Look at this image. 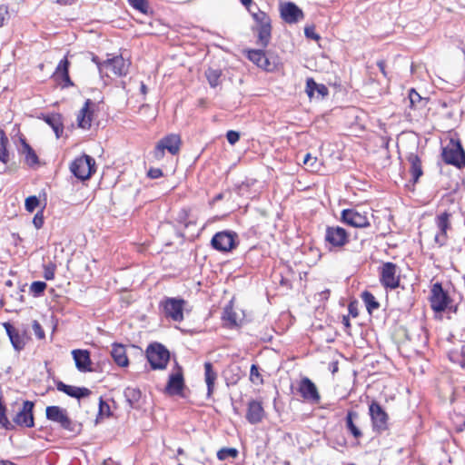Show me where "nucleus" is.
<instances>
[{
	"label": "nucleus",
	"mask_w": 465,
	"mask_h": 465,
	"mask_svg": "<svg viewBox=\"0 0 465 465\" xmlns=\"http://www.w3.org/2000/svg\"><path fill=\"white\" fill-rule=\"evenodd\" d=\"M256 24L253 30L257 32L258 44L265 48L269 45L272 38V20L263 11L257 9L252 18Z\"/></svg>",
	"instance_id": "obj_1"
},
{
	"label": "nucleus",
	"mask_w": 465,
	"mask_h": 465,
	"mask_svg": "<svg viewBox=\"0 0 465 465\" xmlns=\"http://www.w3.org/2000/svg\"><path fill=\"white\" fill-rule=\"evenodd\" d=\"M441 156L447 164L459 169L465 167V151L459 140L450 139V143L442 148Z\"/></svg>",
	"instance_id": "obj_2"
},
{
	"label": "nucleus",
	"mask_w": 465,
	"mask_h": 465,
	"mask_svg": "<svg viewBox=\"0 0 465 465\" xmlns=\"http://www.w3.org/2000/svg\"><path fill=\"white\" fill-rule=\"evenodd\" d=\"M146 358L153 370H163L170 360V352L162 343H151L146 349Z\"/></svg>",
	"instance_id": "obj_3"
},
{
	"label": "nucleus",
	"mask_w": 465,
	"mask_h": 465,
	"mask_svg": "<svg viewBox=\"0 0 465 465\" xmlns=\"http://www.w3.org/2000/svg\"><path fill=\"white\" fill-rule=\"evenodd\" d=\"M70 171L77 179L88 180L96 171L95 160L88 154H83L71 163Z\"/></svg>",
	"instance_id": "obj_4"
},
{
	"label": "nucleus",
	"mask_w": 465,
	"mask_h": 465,
	"mask_svg": "<svg viewBox=\"0 0 465 465\" xmlns=\"http://www.w3.org/2000/svg\"><path fill=\"white\" fill-rule=\"evenodd\" d=\"M324 241L330 251L341 249L350 242V234L341 226H327Z\"/></svg>",
	"instance_id": "obj_5"
},
{
	"label": "nucleus",
	"mask_w": 465,
	"mask_h": 465,
	"mask_svg": "<svg viewBox=\"0 0 465 465\" xmlns=\"http://www.w3.org/2000/svg\"><path fill=\"white\" fill-rule=\"evenodd\" d=\"M45 415L47 420L58 423L64 430L71 432L79 430L78 425L68 417L66 410L59 406L46 407Z\"/></svg>",
	"instance_id": "obj_6"
},
{
	"label": "nucleus",
	"mask_w": 465,
	"mask_h": 465,
	"mask_svg": "<svg viewBox=\"0 0 465 465\" xmlns=\"http://www.w3.org/2000/svg\"><path fill=\"white\" fill-rule=\"evenodd\" d=\"M369 415L374 431L381 433L388 430L389 415L377 401H371L369 404Z\"/></svg>",
	"instance_id": "obj_7"
},
{
	"label": "nucleus",
	"mask_w": 465,
	"mask_h": 465,
	"mask_svg": "<svg viewBox=\"0 0 465 465\" xmlns=\"http://www.w3.org/2000/svg\"><path fill=\"white\" fill-rule=\"evenodd\" d=\"M181 138L179 135L171 134L162 138L153 150V157L161 160L164 156V151L167 150L171 154L175 155L180 151Z\"/></svg>",
	"instance_id": "obj_8"
},
{
	"label": "nucleus",
	"mask_w": 465,
	"mask_h": 465,
	"mask_svg": "<svg viewBox=\"0 0 465 465\" xmlns=\"http://www.w3.org/2000/svg\"><path fill=\"white\" fill-rule=\"evenodd\" d=\"M451 299L443 290L440 282H435L430 289V303L435 312H442L450 303Z\"/></svg>",
	"instance_id": "obj_9"
},
{
	"label": "nucleus",
	"mask_w": 465,
	"mask_h": 465,
	"mask_svg": "<svg viewBox=\"0 0 465 465\" xmlns=\"http://www.w3.org/2000/svg\"><path fill=\"white\" fill-rule=\"evenodd\" d=\"M237 234L234 232L223 231L216 232L211 241L212 247L219 252H231L237 245Z\"/></svg>",
	"instance_id": "obj_10"
},
{
	"label": "nucleus",
	"mask_w": 465,
	"mask_h": 465,
	"mask_svg": "<svg viewBox=\"0 0 465 465\" xmlns=\"http://www.w3.org/2000/svg\"><path fill=\"white\" fill-rule=\"evenodd\" d=\"M380 282L386 289L394 290L400 285V275L395 263L387 262L380 268Z\"/></svg>",
	"instance_id": "obj_11"
},
{
	"label": "nucleus",
	"mask_w": 465,
	"mask_h": 465,
	"mask_svg": "<svg viewBox=\"0 0 465 465\" xmlns=\"http://www.w3.org/2000/svg\"><path fill=\"white\" fill-rule=\"evenodd\" d=\"M183 305L184 300L177 298H166L160 303L164 315L179 322L183 320Z\"/></svg>",
	"instance_id": "obj_12"
},
{
	"label": "nucleus",
	"mask_w": 465,
	"mask_h": 465,
	"mask_svg": "<svg viewBox=\"0 0 465 465\" xmlns=\"http://www.w3.org/2000/svg\"><path fill=\"white\" fill-rule=\"evenodd\" d=\"M367 214L366 212H361L357 208L345 209L341 212V221L355 228H366L370 226Z\"/></svg>",
	"instance_id": "obj_13"
},
{
	"label": "nucleus",
	"mask_w": 465,
	"mask_h": 465,
	"mask_svg": "<svg viewBox=\"0 0 465 465\" xmlns=\"http://www.w3.org/2000/svg\"><path fill=\"white\" fill-rule=\"evenodd\" d=\"M450 217L451 214L445 211L438 214L435 218L438 232L435 234L434 241L439 246H443L447 242V232L451 229Z\"/></svg>",
	"instance_id": "obj_14"
},
{
	"label": "nucleus",
	"mask_w": 465,
	"mask_h": 465,
	"mask_svg": "<svg viewBox=\"0 0 465 465\" xmlns=\"http://www.w3.org/2000/svg\"><path fill=\"white\" fill-rule=\"evenodd\" d=\"M298 391L302 398L312 404H317L321 401L319 391L308 377H303L298 383Z\"/></svg>",
	"instance_id": "obj_15"
},
{
	"label": "nucleus",
	"mask_w": 465,
	"mask_h": 465,
	"mask_svg": "<svg viewBox=\"0 0 465 465\" xmlns=\"http://www.w3.org/2000/svg\"><path fill=\"white\" fill-rule=\"evenodd\" d=\"M34 407L35 403L33 401H25L22 408L13 418V422L23 428H33L35 426Z\"/></svg>",
	"instance_id": "obj_16"
},
{
	"label": "nucleus",
	"mask_w": 465,
	"mask_h": 465,
	"mask_svg": "<svg viewBox=\"0 0 465 465\" xmlns=\"http://www.w3.org/2000/svg\"><path fill=\"white\" fill-rule=\"evenodd\" d=\"M280 14L282 19L287 24H296L304 18L302 10L292 2H286L281 5Z\"/></svg>",
	"instance_id": "obj_17"
},
{
	"label": "nucleus",
	"mask_w": 465,
	"mask_h": 465,
	"mask_svg": "<svg viewBox=\"0 0 465 465\" xmlns=\"http://www.w3.org/2000/svg\"><path fill=\"white\" fill-rule=\"evenodd\" d=\"M94 103L92 102L90 99H87L82 107V109L79 111V114H77V125L78 127L88 130L90 129L92 125L93 121V114H94Z\"/></svg>",
	"instance_id": "obj_18"
},
{
	"label": "nucleus",
	"mask_w": 465,
	"mask_h": 465,
	"mask_svg": "<svg viewBox=\"0 0 465 465\" xmlns=\"http://www.w3.org/2000/svg\"><path fill=\"white\" fill-rule=\"evenodd\" d=\"M264 416L265 411L261 401L252 400L248 402L245 417L249 423L258 424L263 420Z\"/></svg>",
	"instance_id": "obj_19"
},
{
	"label": "nucleus",
	"mask_w": 465,
	"mask_h": 465,
	"mask_svg": "<svg viewBox=\"0 0 465 465\" xmlns=\"http://www.w3.org/2000/svg\"><path fill=\"white\" fill-rule=\"evenodd\" d=\"M69 61L66 57H64L59 62L53 74L54 81L60 83L63 87H69L74 85L69 76Z\"/></svg>",
	"instance_id": "obj_20"
},
{
	"label": "nucleus",
	"mask_w": 465,
	"mask_h": 465,
	"mask_svg": "<svg viewBox=\"0 0 465 465\" xmlns=\"http://www.w3.org/2000/svg\"><path fill=\"white\" fill-rule=\"evenodd\" d=\"M131 63L123 56H115L104 62L105 67L111 68L112 72L117 76H124L128 74Z\"/></svg>",
	"instance_id": "obj_21"
},
{
	"label": "nucleus",
	"mask_w": 465,
	"mask_h": 465,
	"mask_svg": "<svg viewBox=\"0 0 465 465\" xmlns=\"http://www.w3.org/2000/svg\"><path fill=\"white\" fill-rule=\"evenodd\" d=\"M73 358L75 362V366L77 370L81 372H88L92 371L91 364V357L90 352L87 350H74L72 351Z\"/></svg>",
	"instance_id": "obj_22"
},
{
	"label": "nucleus",
	"mask_w": 465,
	"mask_h": 465,
	"mask_svg": "<svg viewBox=\"0 0 465 465\" xmlns=\"http://www.w3.org/2000/svg\"><path fill=\"white\" fill-rule=\"evenodd\" d=\"M56 389L59 391L65 393L66 395L75 398L82 399L87 397L91 394V391L85 387H76L72 385H67L63 381H59L55 382Z\"/></svg>",
	"instance_id": "obj_23"
},
{
	"label": "nucleus",
	"mask_w": 465,
	"mask_h": 465,
	"mask_svg": "<svg viewBox=\"0 0 465 465\" xmlns=\"http://www.w3.org/2000/svg\"><path fill=\"white\" fill-rule=\"evenodd\" d=\"M406 159L411 165L410 173L411 174L412 181L417 183L423 174L421 156H420L417 152H410Z\"/></svg>",
	"instance_id": "obj_24"
},
{
	"label": "nucleus",
	"mask_w": 465,
	"mask_h": 465,
	"mask_svg": "<svg viewBox=\"0 0 465 465\" xmlns=\"http://www.w3.org/2000/svg\"><path fill=\"white\" fill-rule=\"evenodd\" d=\"M184 387V380L181 369L176 373H172L166 385V391L170 394L178 395Z\"/></svg>",
	"instance_id": "obj_25"
},
{
	"label": "nucleus",
	"mask_w": 465,
	"mask_h": 465,
	"mask_svg": "<svg viewBox=\"0 0 465 465\" xmlns=\"http://www.w3.org/2000/svg\"><path fill=\"white\" fill-rule=\"evenodd\" d=\"M359 419V413L354 411H349L345 418L346 429L355 439H360L362 436V432L358 425Z\"/></svg>",
	"instance_id": "obj_26"
},
{
	"label": "nucleus",
	"mask_w": 465,
	"mask_h": 465,
	"mask_svg": "<svg viewBox=\"0 0 465 465\" xmlns=\"http://www.w3.org/2000/svg\"><path fill=\"white\" fill-rule=\"evenodd\" d=\"M111 356L114 361L120 367H127L129 360L126 355V349L123 344L113 343Z\"/></svg>",
	"instance_id": "obj_27"
},
{
	"label": "nucleus",
	"mask_w": 465,
	"mask_h": 465,
	"mask_svg": "<svg viewBox=\"0 0 465 465\" xmlns=\"http://www.w3.org/2000/svg\"><path fill=\"white\" fill-rule=\"evenodd\" d=\"M43 120L54 130L56 138H60L64 132L62 115L60 114H49L43 115Z\"/></svg>",
	"instance_id": "obj_28"
},
{
	"label": "nucleus",
	"mask_w": 465,
	"mask_h": 465,
	"mask_svg": "<svg viewBox=\"0 0 465 465\" xmlns=\"http://www.w3.org/2000/svg\"><path fill=\"white\" fill-rule=\"evenodd\" d=\"M8 138L5 135V132L0 129V161L2 165H0V173H5L7 170L6 164L8 163L10 157L9 152L7 150Z\"/></svg>",
	"instance_id": "obj_29"
},
{
	"label": "nucleus",
	"mask_w": 465,
	"mask_h": 465,
	"mask_svg": "<svg viewBox=\"0 0 465 465\" xmlns=\"http://www.w3.org/2000/svg\"><path fill=\"white\" fill-rule=\"evenodd\" d=\"M124 395L126 402L132 409H139L141 407L142 392L138 388L127 387Z\"/></svg>",
	"instance_id": "obj_30"
},
{
	"label": "nucleus",
	"mask_w": 465,
	"mask_h": 465,
	"mask_svg": "<svg viewBox=\"0 0 465 465\" xmlns=\"http://www.w3.org/2000/svg\"><path fill=\"white\" fill-rule=\"evenodd\" d=\"M204 378L207 385V396L210 397L214 390L217 372L213 370V364L209 361L204 363Z\"/></svg>",
	"instance_id": "obj_31"
},
{
	"label": "nucleus",
	"mask_w": 465,
	"mask_h": 465,
	"mask_svg": "<svg viewBox=\"0 0 465 465\" xmlns=\"http://www.w3.org/2000/svg\"><path fill=\"white\" fill-rule=\"evenodd\" d=\"M4 326H5L6 333L8 335V337H9L11 342H12V345L14 346V348L16 351L22 350L24 348V346H25V341L19 335V333L16 331V329L12 324H10L9 322H5L4 324Z\"/></svg>",
	"instance_id": "obj_32"
},
{
	"label": "nucleus",
	"mask_w": 465,
	"mask_h": 465,
	"mask_svg": "<svg viewBox=\"0 0 465 465\" xmlns=\"http://www.w3.org/2000/svg\"><path fill=\"white\" fill-rule=\"evenodd\" d=\"M317 92L318 95L324 97L328 94V88L322 84H317L312 78H308L306 81V93L310 98Z\"/></svg>",
	"instance_id": "obj_33"
},
{
	"label": "nucleus",
	"mask_w": 465,
	"mask_h": 465,
	"mask_svg": "<svg viewBox=\"0 0 465 465\" xmlns=\"http://www.w3.org/2000/svg\"><path fill=\"white\" fill-rule=\"evenodd\" d=\"M20 142L22 145L21 153L25 154V163L30 166L38 163V156L36 155L33 148L27 143L25 139L20 138Z\"/></svg>",
	"instance_id": "obj_34"
},
{
	"label": "nucleus",
	"mask_w": 465,
	"mask_h": 465,
	"mask_svg": "<svg viewBox=\"0 0 465 465\" xmlns=\"http://www.w3.org/2000/svg\"><path fill=\"white\" fill-rule=\"evenodd\" d=\"M361 299L369 313H372L375 310L379 309L380 303L371 292L364 291L361 293Z\"/></svg>",
	"instance_id": "obj_35"
},
{
	"label": "nucleus",
	"mask_w": 465,
	"mask_h": 465,
	"mask_svg": "<svg viewBox=\"0 0 465 465\" xmlns=\"http://www.w3.org/2000/svg\"><path fill=\"white\" fill-rule=\"evenodd\" d=\"M6 407L2 402V397H0V428H4L7 430H13L15 425L6 417Z\"/></svg>",
	"instance_id": "obj_36"
},
{
	"label": "nucleus",
	"mask_w": 465,
	"mask_h": 465,
	"mask_svg": "<svg viewBox=\"0 0 465 465\" xmlns=\"http://www.w3.org/2000/svg\"><path fill=\"white\" fill-rule=\"evenodd\" d=\"M205 75L211 87H216L220 83L222 72L218 69L209 68L205 72Z\"/></svg>",
	"instance_id": "obj_37"
},
{
	"label": "nucleus",
	"mask_w": 465,
	"mask_h": 465,
	"mask_svg": "<svg viewBox=\"0 0 465 465\" xmlns=\"http://www.w3.org/2000/svg\"><path fill=\"white\" fill-rule=\"evenodd\" d=\"M239 451L235 448H223L217 452V458L219 460H225L228 458H237Z\"/></svg>",
	"instance_id": "obj_38"
},
{
	"label": "nucleus",
	"mask_w": 465,
	"mask_h": 465,
	"mask_svg": "<svg viewBox=\"0 0 465 465\" xmlns=\"http://www.w3.org/2000/svg\"><path fill=\"white\" fill-rule=\"evenodd\" d=\"M265 55L266 54L262 50H250L248 51L247 57L250 61H252L259 67L262 62L263 61Z\"/></svg>",
	"instance_id": "obj_39"
},
{
	"label": "nucleus",
	"mask_w": 465,
	"mask_h": 465,
	"mask_svg": "<svg viewBox=\"0 0 465 465\" xmlns=\"http://www.w3.org/2000/svg\"><path fill=\"white\" fill-rule=\"evenodd\" d=\"M128 4L143 14H147L149 10V5L147 0H127Z\"/></svg>",
	"instance_id": "obj_40"
},
{
	"label": "nucleus",
	"mask_w": 465,
	"mask_h": 465,
	"mask_svg": "<svg viewBox=\"0 0 465 465\" xmlns=\"http://www.w3.org/2000/svg\"><path fill=\"white\" fill-rule=\"evenodd\" d=\"M303 164L312 172H317L320 166L317 157H313L311 153H307L303 158Z\"/></svg>",
	"instance_id": "obj_41"
},
{
	"label": "nucleus",
	"mask_w": 465,
	"mask_h": 465,
	"mask_svg": "<svg viewBox=\"0 0 465 465\" xmlns=\"http://www.w3.org/2000/svg\"><path fill=\"white\" fill-rule=\"evenodd\" d=\"M46 286L47 285L45 282L36 281L32 282L30 286V292L34 294L35 297H38L44 293Z\"/></svg>",
	"instance_id": "obj_42"
},
{
	"label": "nucleus",
	"mask_w": 465,
	"mask_h": 465,
	"mask_svg": "<svg viewBox=\"0 0 465 465\" xmlns=\"http://www.w3.org/2000/svg\"><path fill=\"white\" fill-rule=\"evenodd\" d=\"M250 380L252 383L262 384L263 380L259 371V367L256 364H252L250 370Z\"/></svg>",
	"instance_id": "obj_43"
},
{
	"label": "nucleus",
	"mask_w": 465,
	"mask_h": 465,
	"mask_svg": "<svg viewBox=\"0 0 465 465\" xmlns=\"http://www.w3.org/2000/svg\"><path fill=\"white\" fill-rule=\"evenodd\" d=\"M39 204L40 201L35 195L29 196L25 199V210L29 213H33Z\"/></svg>",
	"instance_id": "obj_44"
},
{
	"label": "nucleus",
	"mask_w": 465,
	"mask_h": 465,
	"mask_svg": "<svg viewBox=\"0 0 465 465\" xmlns=\"http://www.w3.org/2000/svg\"><path fill=\"white\" fill-rule=\"evenodd\" d=\"M409 100L411 107L416 108L421 102L422 98L418 92H416L414 89H411L409 93Z\"/></svg>",
	"instance_id": "obj_45"
},
{
	"label": "nucleus",
	"mask_w": 465,
	"mask_h": 465,
	"mask_svg": "<svg viewBox=\"0 0 465 465\" xmlns=\"http://www.w3.org/2000/svg\"><path fill=\"white\" fill-rule=\"evenodd\" d=\"M260 68L267 71V72H272L276 69V63L275 61H271L266 55L263 58V61L262 62Z\"/></svg>",
	"instance_id": "obj_46"
},
{
	"label": "nucleus",
	"mask_w": 465,
	"mask_h": 465,
	"mask_svg": "<svg viewBox=\"0 0 465 465\" xmlns=\"http://www.w3.org/2000/svg\"><path fill=\"white\" fill-rule=\"evenodd\" d=\"M44 208L45 206L33 218V223L36 229H40L44 225Z\"/></svg>",
	"instance_id": "obj_47"
},
{
	"label": "nucleus",
	"mask_w": 465,
	"mask_h": 465,
	"mask_svg": "<svg viewBox=\"0 0 465 465\" xmlns=\"http://www.w3.org/2000/svg\"><path fill=\"white\" fill-rule=\"evenodd\" d=\"M188 217H189V212L186 210V209H182L179 213H178V216H177V222L179 223H182L184 225V227H189L190 225V222H188Z\"/></svg>",
	"instance_id": "obj_48"
},
{
	"label": "nucleus",
	"mask_w": 465,
	"mask_h": 465,
	"mask_svg": "<svg viewBox=\"0 0 465 465\" xmlns=\"http://www.w3.org/2000/svg\"><path fill=\"white\" fill-rule=\"evenodd\" d=\"M32 328H33L35 335L39 340H42L45 337V331L43 330L41 324L37 321L33 322Z\"/></svg>",
	"instance_id": "obj_49"
},
{
	"label": "nucleus",
	"mask_w": 465,
	"mask_h": 465,
	"mask_svg": "<svg viewBox=\"0 0 465 465\" xmlns=\"http://www.w3.org/2000/svg\"><path fill=\"white\" fill-rule=\"evenodd\" d=\"M54 271H55V265L54 264H48L45 266L44 270V277L45 280L50 281L54 278Z\"/></svg>",
	"instance_id": "obj_50"
},
{
	"label": "nucleus",
	"mask_w": 465,
	"mask_h": 465,
	"mask_svg": "<svg viewBox=\"0 0 465 465\" xmlns=\"http://www.w3.org/2000/svg\"><path fill=\"white\" fill-rule=\"evenodd\" d=\"M304 35L307 38L319 40L320 35L315 33V27L313 25H306L304 28Z\"/></svg>",
	"instance_id": "obj_51"
},
{
	"label": "nucleus",
	"mask_w": 465,
	"mask_h": 465,
	"mask_svg": "<svg viewBox=\"0 0 465 465\" xmlns=\"http://www.w3.org/2000/svg\"><path fill=\"white\" fill-rule=\"evenodd\" d=\"M226 138L228 143L233 145L240 140V134L236 131L230 130L226 134Z\"/></svg>",
	"instance_id": "obj_52"
},
{
	"label": "nucleus",
	"mask_w": 465,
	"mask_h": 465,
	"mask_svg": "<svg viewBox=\"0 0 465 465\" xmlns=\"http://www.w3.org/2000/svg\"><path fill=\"white\" fill-rule=\"evenodd\" d=\"M147 175L151 179H158L163 175V173L160 168H150Z\"/></svg>",
	"instance_id": "obj_53"
},
{
	"label": "nucleus",
	"mask_w": 465,
	"mask_h": 465,
	"mask_svg": "<svg viewBox=\"0 0 465 465\" xmlns=\"http://www.w3.org/2000/svg\"><path fill=\"white\" fill-rule=\"evenodd\" d=\"M8 14L7 7L5 5H0V27L4 25V22Z\"/></svg>",
	"instance_id": "obj_54"
},
{
	"label": "nucleus",
	"mask_w": 465,
	"mask_h": 465,
	"mask_svg": "<svg viewBox=\"0 0 465 465\" xmlns=\"http://www.w3.org/2000/svg\"><path fill=\"white\" fill-rule=\"evenodd\" d=\"M248 12L251 14L253 18V14L257 13V9H260L256 3L252 0V4L250 5H244Z\"/></svg>",
	"instance_id": "obj_55"
},
{
	"label": "nucleus",
	"mask_w": 465,
	"mask_h": 465,
	"mask_svg": "<svg viewBox=\"0 0 465 465\" xmlns=\"http://www.w3.org/2000/svg\"><path fill=\"white\" fill-rule=\"evenodd\" d=\"M377 66L379 67V69L381 70V72L382 73V74H383L384 76H386V75H387V73H386V71H385V66H386V63H385V61H384V60H379V61L377 62Z\"/></svg>",
	"instance_id": "obj_56"
},
{
	"label": "nucleus",
	"mask_w": 465,
	"mask_h": 465,
	"mask_svg": "<svg viewBox=\"0 0 465 465\" xmlns=\"http://www.w3.org/2000/svg\"><path fill=\"white\" fill-rule=\"evenodd\" d=\"M105 409L108 411L109 410V405L106 402H104L103 401V399L101 398L100 399V403H99V411H100V413H103Z\"/></svg>",
	"instance_id": "obj_57"
},
{
	"label": "nucleus",
	"mask_w": 465,
	"mask_h": 465,
	"mask_svg": "<svg viewBox=\"0 0 465 465\" xmlns=\"http://www.w3.org/2000/svg\"><path fill=\"white\" fill-rule=\"evenodd\" d=\"M226 320L232 324H236V317L234 312H227Z\"/></svg>",
	"instance_id": "obj_58"
},
{
	"label": "nucleus",
	"mask_w": 465,
	"mask_h": 465,
	"mask_svg": "<svg viewBox=\"0 0 465 465\" xmlns=\"http://www.w3.org/2000/svg\"><path fill=\"white\" fill-rule=\"evenodd\" d=\"M342 324L344 325L345 329H350L351 328V322H350V319H349V316H343L342 317V321H341Z\"/></svg>",
	"instance_id": "obj_59"
},
{
	"label": "nucleus",
	"mask_w": 465,
	"mask_h": 465,
	"mask_svg": "<svg viewBox=\"0 0 465 465\" xmlns=\"http://www.w3.org/2000/svg\"><path fill=\"white\" fill-rule=\"evenodd\" d=\"M349 312L352 317L358 316V311L352 304L349 305Z\"/></svg>",
	"instance_id": "obj_60"
},
{
	"label": "nucleus",
	"mask_w": 465,
	"mask_h": 465,
	"mask_svg": "<svg viewBox=\"0 0 465 465\" xmlns=\"http://www.w3.org/2000/svg\"><path fill=\"white\" fill-rule=\"evenodd\" d=\"M55 2L60 5H72L74 0H55Z\"/></svg>",
	"instance_id": "obj_61"
},
{
	"label": "nucleus",
	"mask_w": 465,
	"mask_h": 465,
	"mask_svg": "<svg viewBox=\"0 0 465 465\" xmlns=\"http://www.w3.org/2000/svg\"><path fill=\"white\" fill-rule=\"evenodd\" d=\"M93 61L97 64V66H98V68H99V70H100V71L102 70V67H105V66L104 65V63H103V64H101V63L99 62L98 57L94 56V57H93Z\"/></svg>",
	"instance_id": "obj_62"
},
{
	"label": "nucleus",
	"mask_w": 465,
	"mask_h": 465,
	"mask_svg": "<svg viewBox=\"0 0 465 465\" xmlns=\"http://www.w3.org/2000/svg\"><path fill=\"white\" fill-rule=\"evenodd\" d=\"M0 465H16V464L10 460H0Z\"/></svg>",
	"instance_id": "obj_63"
},
{
	"label": "nucleus",
	"mask_w": 465,
	"mask_h": 465,
	"mask_svg": "<svg viewBox=\"0 0 465 465\" xmlns=\"http://www.w3.org/2000/svg\"><path fill=\"white\" fill-rule=\"evenodd\" d=\"M113 463H114V461L111 459H109V460H105L103 462V465H114Z\"/></svg>",
	"instance_id": "obj_64"
}]
</instances>
